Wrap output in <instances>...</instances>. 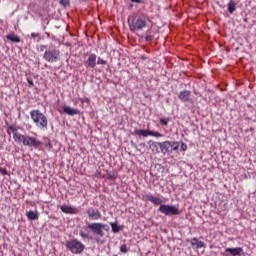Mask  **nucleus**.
<instances>
[{
	"mask_svg": "<svg viewBox=\"0 0 256 256\" xmlns=\"http://www.w3.org/2000/svg\"><path fill=\"white\" fill-rule=\"evenodd\" d=\"M13 139L16 143L24 145V147H33V149H39L43 142L37 140V138L29 136V135H22L20 133H13Z\"/></svg>",
	"mask_w": 256,
	"mask_h": 256,
	"instance_id": "f257e3e1",
	"label": "nucleus"
},
{
	"mask_svg": "<svg viewBox=\"0 0 256 256\" xmlns=\"http://www.w3.org/2000/svg\"><path fill=\"white\" fill-rule=\"evenodd\" d=\"M30 117L37 129L45 130L49 127V119L47 116L41 112L39 109H34L30 111Z\"/></svg>",
	"mask_w": 256,
	"mask_h": 256,
	"instance_id": "f03ea898",
	"label": "nucleus"
},
{
	"mask_svg": "<svg viewBox=\"0 0 256 256\" xmlns=\"http://www.w3.org/2000/svg\"><path fill=\"white\" fill-rule=\"evenodd\" d=\"M128 25L131 33L143 31V29L147 28V17L135 16L131 21L128 20Z\"/></svg>",
	"mask_w": 256,
	"mask_h": 256,
	"instance_id": "7ed1b4c3",
	"label": "nucleus"
},
{
	"mask_svg": "<svg viewBox=\"0 0 256 256\" xmlns=\"http://www.w3.org/2000/svg\"><path fill=\"white\" fill-rule=\"evenodd\" d=\"M66 248L74 255H81L85 251V244L77 239L66 241Z\"/></svg>",
	"mask_w": 256,
	"mask_h": 256,
	"instance_id": "20e7f679",
	"label": "nucleus"
},
{
	"mask_svg": "<svg viewBox=\"0 0 256 256\" xmlns=\"http://www.w3.org/2000/svg\"><path fill=\"white\" fill-rule=\"evenodd\" d=\"M43 59L48 63H57L61 59V51L57 48H49L44 52Z\"/></svg>",
	"mask_w": 256,
	"mask_h": 256,
	"instance_id": "39448f33",
	"label": "nucleus"
},
{
	"mask_svg": "<svg viewBox=\"0 0 256 256\" xmlns=\"http://www.w3.org/2000/svg\"><path fill=\"white\" fill-rule=\"evenodd\" d=\"M86 229H89L92 231V233H94V235H98L99 237H103V235H105V232H103L105 229V224L103 223L93 222L87 224Z\"/></svg>",
	"mask_w": 256,
	"mask_h": 256,
	"instance_id": "423d86ee",
	"label": "nucleus"
},
{
	"mask_svg": "<svg viewBox=\"0 0 256 256\" xmlns=\"http://www.w3.org/2000/svg\"><path fill=\"white\" fill-rule=\"evenodd\" d=\"M160 145L162 153H173V151H177V149H179V142L175 141H164L161 142Z\"/></svg>",
	"mask_w": 256,
	"mask_h": 256,
	"instance_id": "0eeeda50",
	"label": "nucleus"
},
{
	"mask_svg": "<svg viewBox=\"0 0 256 256\" xmlns=\"http://www.w3.org/2000/svg\"><path fill=\"white\" fill-rule=\"evenodd\" d=\"M158 211L163 215H179V208L171 205L161 204Z\"/></svg>",
	"mask_w": 256,
	"mask_h": 256,
	"instance_id": "6e6552de",
	"label": "nucleus"
},
{
	"mask_svg": "<svg viewBox=\"0 0 256 256\" xmlns=\"http://www.w3.org/2000/svg\"><path fill=\"white\" fill-rule=\"evenodd\" d=\"M135 135L142 137H163V134L151 130H135Z\"/></svg>",
	"mask_w": 256,
	"mask_h": 256,
	"instance_id": "1a4fd4ad",
	"label": "nucleus"
},
{
	"mask_svg": "<svg viewBox=\"0 0 256 256\" xmlns=\"http://www.w3.org/2000/svg\"><path fill=\"white\" fill-rule=\"evenodd\" d=\"M85 67L87 69H95V67H97V55L96 54H90L88 56V59L85 62Z\"/></svg>",
	"mask_w": 256,
	"mask_h": 256,
	"instance_id": "9d476101",
	"label": "nucleus"
},
{
	"mask_svg": "<svg viewBox=\"0 0 256 256\" xmlns=\"http://www.w3.org/2000/svg\"><path fill=\"white\" fill-rule=\"evenodd\" d=\"M89 219H92L94 221H97L101 217V212L93 207H90L86 211Z\"/></svg>",
	"mask_w": 256,
	"mask_h": 256,
	"instance_id": "9b49d317",
	"label": "nucleus"
},
{
	"mask_svg": "<svg viewBox=\"0 0 256 256\" xmlns=\"http://www.w3.org/2000/svg\"><path fill=\"white\" fill-rule=\"evenodd\" d=\"M178 99L182 101L183 103H187L191 99V91L189 90H183L178 94Z\"/></svg>",
	"mask_w": 256,
	"mask_h": 256,
	"instance_id": "f8f14e48",
	"label": "nucleus"
},
{
	"mask_svg": "<svg viewBox=\"0 0 256 256\" xmlns=\"http://www.w3.org/2000/svg\"><path fill=\"white\" fill-rule=\"evenodd\" d=\"M60 209L63 213H66L67 215H75L79 213V210L77 208H73L72 206L69 205H63L60 207Z\"/></svg>",
	"mask_w": 256,
	"mask_h": 256,
	"instance_id": "ddd939ff",
	"label": "nucleus"
},
{
	"mask_svg": "<svg viewBox=\"0 0 256 256\" xmlns=\"http://www.w3.org/2000/svg\"><path fill=\"white\" fill-rule=\"evenodd\" d=\"M226 253H230L231 256H241L243 255V248L236 247V248H226Z\"/></svg>",
	"mask_w": 256,
	"mask_h": 256,
	"instance_id": "4468645a",
	"label": "nucleus"
},
{
	"mask_svg": "<svg viewBox=\"0 0 256 256\" xmlns=\"http://www.w3.org/2000/svg\"><path fill=\"white\" fill-rule=\"evenodd\" d=\"M145 199L153 203V205H163V200L159 197H154L153 195H146Z\"/></svg>",
	"mask_w": 256,
	"mask_h": 256,
	"instance_id": "2eb2a0df",
	"label": "nucleus"
},
{
	"mask_svg": "<svg viewBox=\"0 0 256 256\" xmlns=\"http://www.w3.org/2000/svg\"><path fill=\"white\" fill-rule=\"evenodd\" d=\"M161 142H151L149 145V149L152 153H161Z\"/></svg>",
	"mask_w": 256,
	"mask_h": 256,
	"instance_id": "dca6fc26",
	"label": "nucleus"
},
{
	"mask_svg": "<svg viewBox=\"0 0 256 256\" xmlns=\"http://www.w3.org/2000/svg\"><path fill=\"white\" fill-rule=\"evenodd\" d=\"M63 111L66 113V115H79L78 109H73L69 106H64Z\"/></svg>",
	"mask_w": 256,
	"mask_h": 256,
	"instance_id": "f3484780",
	"label": "nucleus"
},
{
	"mask_svg": "<svg viewBox=\"0 0 256 256\" xmlns=\"http://www.w3.org/2000/svg\"><path fill=\"white\" fill-rule=\"evenodd\" d=\"M26 216L30 221H37L39 219V212L37 211H29L26 213Z\"/></svg>",
	"mask_w": 256,
	"mask_h": 256,
	"instance_id": "a211bd4d",
	"label": "nucleus"
},
{
	"mask_svg": "<svg viewBox=\"0 0 256 256\" xmlns=\"http://www.w3.org/2000/svg\"><path fill=\"white\" fill-rule=\"evenodd\" d=\"M6 39L8 41H12V43H21V38H19V36L15 35V34H8L6 36Z\"/></svg>",
	"mask_w": 256,
	"mask_h": 256,
	"instance_id": "6ab92c4d",
	"label": "nucleus"
},
{
	"mask_svg": "<svg viewBox=\"0 0 256 256\" xmlns=\"http://www.w3.org/2000/svg\"><path fill=\"white\" fill-rule=\"evenodd\" d=\"M191 243L193 246L196 245L197 249L205 248V242L199 241V239H197V238H193Z\"/></svg>",
	"mask_w": 256,
	"mask_h": 256,
	"instance_id": "aec40b11",
	"label": "nucleus"
},
{
	"mask_svg": "<svg viewBox=\"0 0 256 256\" xmlns=\"http://www.w3.org/2000/svg\"><path fill=\"white\" fill-rule=\"evenodd\" d=\"M237 9V4L235 3V1L233 0H230L229 3H228V13H235Z\"/></svg>",
	"mask_w": 256,
	"mask_h": 256,
	"instance_id": "412c9836",
	"label": "nucleus"
},
{
	"mask_svg": "<svg viewBox=\"0 0 256 256\" xmlns=\"http://www.w3.org/2000/svg\"><path fill=\"white\" fill-rule=\"evenodd\" d=\"M113 233H119L121 231V226H118L117 223H111Z\"/></svg>",
	"mask_w": 256,
	"mask_h": 256,
	"instance_id": "4be33fe9",
	"label": "nucleus"
},
{
	"mask_svg": "<svg viewBox=\"0 0 256 256\" xmlns=\"http://www.w3.org/2000/svg\"><path fill=\"white\" fill-rule=\"evenodd\" d=\"M153 39H155V36L153 34H151V30H148L146 32V37H145V41H153Z\"/></svg>",
	"mask_w": 256,
	"mask_h": 256,
	"instance_id": "5701e85b",
	"label": "nucleus"
},
{
	"mask_svg": "<svg viewBox=\"0 0 256 256\" xmlns=\"http://www.w3.org/2000/svg\"><path fill=\"white\" fill-rule=\"evenodd\" d=\"M129 251H130V249H129V247L127 246V244H122V245L120 246V252H121V253H129Z\"/></svg>",
	"mask_w": 256,
	"mask_h": 256,
	"instance_id": "b1692460",
	"label": "nucleus"
},
{
	"mask_svg": "<svg viewBox=\"0 0 256 256\" xmlns=\"http://www.w3.org/2000/svg\"><path fill=\"white\" fill-rule=\"evenodd\" d=\"M31 37L33 39H36L37 43H39L41 41V34H39V33L32 32Z\"/></svg>",
	"mask_w": 256,
	"mask_h": 256,
	"instance_id": "393cba45",
	"label": "nucleus"
},
{
	"mask_svg": "<svg viewBox=\"0 0 256 256\" xmlns=\"http://www.w3.org/2000/svg\"><path fill=\"white\" fill-rule=\"evenodd\" d=\"M160 125H163V127H167V125H169L168 118H160Z\"/></svg>",
	"mask_w": 256,
	"mask_h": 256,
	"instance_id": "a878e982",
	"label": "nucleus"
},
{
	"mask_svg": "<svg viewBox=\"0 0 256 256\" xmlns=\"http://www.w3.org/2000/svg\"><path fill=\"white\" fill-rule=\"evenodd\" d=\"M106 179H108V181H115V179H117L116 174H106Z\"/></svg>",
	"mask_w": 256,
	"mask_h": 256,
	"instance_id": "bb28decb",
	"label": "nucleus"
},
{
	"mask_svg": "<svg viewBox=\"0 0 256 256\" xmlns=\"http://www.w3.org/2000/svg\"><path fill=\"white\" fill-rule=\"evenodd\" d=\"M60 5H62V7H68V5H70V1L69 0H60Z\"/></svg>",
	"mask_w": 256,
	"mask_h": 256,
	"instance_id": "cd10ccee",
	"label": "nucleus"
},
{
	"mask_svg": "<svg viewBox=\"0 0 256 256\" xmlns=\"http://www.w3.org/2000/svg\"><path fill=\"white\" fill-rule=\"evenodd\" d=\"M97 64H98V65H107V61L104 60V59L101 58V57H98Z\"/></svg>",
	"mask_w": 256,
	"mask_h": 256,
	"instance_id": "c85d7f7f",
	"label": "nucleus"
},
{
	"mask_svg": "<svg viewBox=\"0 0 256 256\" xmlns=\"http://www.w3.org/2000/svg\"><path fill=\"white\" fill-rule=\"evenodd\" d=\"M80 237H82V239H89V234H87L83 231H80Z\"/></svg>",
	"mask_w": 256,
	"mask_h": 256,
	"instance_id": "c756f323",
	"label": "nucleus"
},
{
	"mask_svg": "<svg viewBox=\"0 0 256 256\" xmlns=\"http://www.w3.org/2000/svg\"><path fill=\"white\" fill-rule=\"evenodd\" d=\"M45 147H48L49 149H52L53 145H51V140L48 139V140L45 142Z\"/></svg>",
	"mask_w": 256,
	"mask_h": 256,
	"instance_id": "7c9ffc66",
	"label": "nucleus"
},
{
	"mask_svg": "<svg viewBox=\"0 0 256 256\" xmlns=\"http://www.w3.org/2000/svg\"><path fill=\"white\" fill-rule=\"evenodd\" d=\"M9 130L12 131V133H17V128L14 126H9Z\"/></svg>",
	"mask_w": 256,
	"mask_h": 256,
	"instance_id": "2f4dec72",
	"label": "nucleus"
},
{
	"mask_svg": "<svg viewBox=\"0 0 256 256\" xmlns=\"http://www.w3.org/2000/svg\"><path fill=\"white\" fill-rule=\"evenodd\" d=\"M1 175H7V170L5 168H0Z\"/></svg>",
	"mask_w": 256,
	"mask_h": 256,
	"instance_id": "473e14b6",
	"label": "nucleus"
},
{
	"mask_svg": "<svg viewBox=\"0 0 256 256\" xmlns=\"http://www.w3.org/2000/svg\"><path fill=\"white\" fill-rule=\"evenodd\" d=\"M181 149L182 151H185L187 149V144H185L184 142L181 143Z\"/></svg>",
	"mask_w": 256,
	"mask_h": 256,
	"instance_id": "72a5a7b5",
	"label": "nucleus"
},
{
	"mask_svg": "<svg viewBox=\"0 0 256 256\" xmlns=\"http://www.w3.org/2000/svg\"><path fill=\"white\" fill-rule=\"evenodd\" d=\"M44 49H47V45H41L40 46V51H43Z\"/></svg>",
	"mask_w": 256,
	"mask_h": 256,
	"instance_id": "f704fd0d",
	"label": "nucleus"
},
{
	"mask_svg": "<svg viewBox=\"0 0 256 256\" xmlns=\"http://www.w3.org/2000/svg\"><path fill=\"white\" fill-rule=\"evenodd\" d=\"M132 3H141L142 0H131Z\"/></svg>",
	"mask_w": 256,
	"mask_h": 256,
	"instance_id": "c9c22d12",
	"label": "nucleus"
},
{
	"mask_svg": "<svg viewBox=\"0 0 256 256\" xmlns=\"http://www.w3.org/2000/svg\"><path fill=\"white\" fill-rule=\"evenodd\" d=\"M28 83L33 87V80H28Z\"/></svg>",
	"mask_w": 256,
	"mask_h": 256,
	"instance_id": "e433bc0d",
	"label": "nucleus"
},
{
	"mask_svg": "<svg viewBox=\"0 0 256 256\" xmlns=\"http://www.w3.org/2000/svg\"><path fill=\"white\" fill-rule=\"evenodd\" d=\"M139 145H140V147H145V143H143V142L140 143Z\"/></svg>",
	"mask_w": 256,
	"mask_h": 256,
	"instance_id": "4c0bfd02",
	"label": "nucleus"
},
{
	"mask_svg": "<svg viewBox=\"0 0 256 256\" xmlns=\"http://www.w3.org/2000/svg\"><path fill=\"white\" fill-rule=\"evenodd\" d=\"M95 241L98 243V242H99V239L96 238Z\"/></svg>",
	"mask_w": 256,
	"mask_h": 256,
	"instance_id": "58836bf2",
	"label": "nucleus"
},
{
	"mask_svg": "<svg viewBox=\"0 0 256 256\" xmlns=\"http://www.w3.org/2000/svg\"><path fill=\"white\" fill-rule=\"evenodd\" d=\"M142 59H145V57L142 56Z\"/></svg>",
	"mask_w": 256,
	"mask_h": 256,
	"instance_id": "ea45409f",
	"label": "nucleus"
},
{
	"mask_svg": "<svg viewBox=\"0 0 256 256\" xmlns=\"http://www.w3.org/2000/svg\"><path fill=\"white\" fill-rule=\"evenodd\" d=\"M80 1H85V0H80Z\"/></svg>",
	"mask_w": 256,
	"mask_h": 256,
	"instance_id": "a19ab883",
	"label": "nucleus"
}]
</instances>
